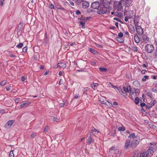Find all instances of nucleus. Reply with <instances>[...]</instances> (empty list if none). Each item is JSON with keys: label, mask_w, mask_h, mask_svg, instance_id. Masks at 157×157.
Returning <instances> with one entry per match:
<instances>
[{"label": "nucleus", "mask_w": 157, "mask_h": 157, "mask_svg": "<svg viewBox=\"0 0 157 157\" xmlns=\"http://www.w3.org/2000/svg\"><path fill=\"white\" fill-rule=\"evenodd\" d=\"M146 51L148 53L152 52L154 50V48L153 45L151 44H147L145 47Z\"/></svg>", "instance_id": "nucleus-1"}, {"label": "nucleus", "mask_w": 157, "mask_h": 157, "mask_svg": "<svg viewBox=\"0 0 157 157\" xmlns=\"http://www.w3.org/2000/svg\"><path fill=\"white\" fill-rule=\"evenodd\" d=\"M98 9L97 13L99 14H103L107 12V9L103 6H100Z\"/></svg>", "instance_id": "nucleus-2"}, {"label": "nucleus", "mask_w": 157, "mask_h": 157, "mask_svg": "<svg viewBox=\"0 0 157 157\" xmlns=\"http://www.w3.org/2000/svg\"><path fill=\"white\" fill-rule=\"evenodd\" d=\"M141 37V41L142 42L146 43L148 41L149 38L147 35L145 34L142 35Z\"/></svg>", "instance_id": "nucleus-3"}, {"label": "nucleus", "mask_w": 157, "mask_h": 157, "mask_svg": "<svg viewBox=\"0 0 157 157\" xmlns=\"http://www.w3.org/2000/svg\"><path fill=\"white\" fill-rule=\"evenodd\" d=\"M136 28V32L138 35H141L143 34V29L140 26H137Z\"/></svg>", "instance_id": "nucleus-4"}, {"label": "nucleus", "mask_w": 157, "mask_h": 157, "mask_svg": "<svg viewBox=\"0 0 157 157\" xmlns=\"http://www.w3.org/2000/svg\"><path fill=\"white\" fill-rule=\"evenodd\" d=\"M156 103L155 100H154L150 103H147L146 106V109H150L153 107Z\"/></svg>", "instance_id": "nucleus-5"}, {"label": "nucleus", "mask_w": 157, "mask_h": 157, "mask_svg": "<svg viewBox=\"0 0 157 157\" xmlns=\"http://www.w3.org/2000/svg\"><path fill=\"white\" fill-rule=\"evenodd\" d=\"M99 3L98 2H93L91 5V7L94 9H98L99 7Z\"/></svg>", "instance_id": "nucleus-6"}, {"label": "nucleus", "mask_w": 157, "mask_h": 157, "mask_svg": "<svg viewBox=\"0 0 157 157\" xmlns=\"http://www.w3.org/2000/svg\"><path fill=\"white\" fill-rule=\"evenodd\" d=\"M132 145V143L130 140H126L125 144V148L127 149L131 147Z\"/></svg>", "instance_id": "nucleus-7"}, {"label": "nucleus", "mask_w": 157, "mask_h": 157, "mask_svg": "<svg viewBox=\"0 0 157 157\" xmlns=\"http://www.w3.org/2000/svg\"><path fill=\"white\" fill-rule=\"evenodd\" d=\"M103 6L107 9L110 6L109 2L107 0H104L102 2Z\"/></svg>", "instance_id": "nucleus-8"}, {"label": "nucleus", "mask_w": 157, "mask_h": 157, "mask_svg": "<svg viewBox=\"0 0 157 157\" xmlns=\"http://www.w3.org/2000/svg\"><path fill=\"white\" fill-rule=\"evenodd\" d=\"M124 0H121L117 6V11H122L123 9V7L122 6V2H124Z\"/></svg>", "instance_id": "nucleus-9"}, {"label": "nucleus", "mask_w": 157, "mask_h": 157, "mask_svg": "<svg viewBox=\"0 0 157 157\" xmlns=\"http://www.w3.org/2000/svg\"><path fill=\"white\" fill-rule=\"evenodd\" d=\"M66 67V65L65 63H63L61 62L60 63H59L57 64V66L55 67H53V68H57L58 67H59L60 68H65Z\"/></svg>", "instance_id": "nucleus-10"}, {"label": "nucleus", "mask_w": 157, "mask_h": 157, "mask_svg": "<svg viewBox=\"0 0 157 157\" xmlns=\"http://www.w3.org/2000/svg\"><path fill=\"white\" fill-rule=\"evenodd\" d=\"M89 6V3L86 1H84L82 3V8L84 9H87Z\"/></svg>", "instance_id": "nucleus-11"}, {"label": "nucleus", "mask_w": 157, "mask_h": 157, "mask_svg": "<svg viewBox=\"0 0 157 157\" xmlns=\"http://www.w3.org/2000/svg\"><path fill=\"white\" fill-rule=\"evenodd\" d=\"M134 86L136 87H140V84L138 80H135L132 83Z\"/></svg>", "instance_id": "nucleus-12"}, {"label": "nucleus", "mask_w": 157, "mask_h": 157, "mask_svg": "<svg viewBox=\"0 0 157 157\" xmlns=\"http://www.w3.org/2000/svg\"><path fill=\"white\" fill-rule=\"evenodd\" d=\"M123 90L126 93H131V89L130 86L127 87V88L125 86H123Z\"/></svg>", "instance_id": "nucleus-13"}, {"label": "nucleus", "mask_w": 157, "mask_h": 157, "mask_svg": "<svg viewBox=\"0 0 157 157\" xmlns=\"http://www.w3.org/2000/svg\"><path fill=\"white\" fill-rule=\"evenodd\" d=\"M134 39L136 43H138L140 42V39L137 34H136L135 35Z\"/></svg>", "instance_id": "nucleus-14"}, {"label": "nucleus", "mask_w": 157, "mask_h": 157, "mask_svg": "<svg viewBox=\"0 0 157 157\" xmlns=\"http://www.w3.org/2000/svg\"><path fill=\"white\" fill-rule=\"evenodd\" d=\"M156 148V146L155 144H150V145L149 146V150H151L153 151Z\"/></svg>", "instance_id": "nucleus-15"}, {"label": "nucleus", "mask_w": 157, "mask_h": 157, "mask_svg": "<svg viewBox=\"0 0 157 157\" xmlns=\"http://www.w3.org/2000/svg\"><path fill=\"white\" fill-rule=\"evenodd\" d=\"M23 103L20 105L21 107H23L25 106H27L30 104L31 102L29 101H24Z\"/></svg>", "instance_id": "nucleus-16"}, {"label": "nucleus", "mask_w": 157, "mask_h": 157, "mask_svg": "<svg viewBox=\"0 0 157 157\" xmlns=\"http://www.w3.org/2000/svg\"><path fill=\"white\" fill-rule=\"evenodd\" d=\"M98 85V83H93V84H91V86L94 90H95L97 89Z\"/></svg>", "instance_id": "nucleus-17"}, {"label": "nucleus", "mask_w": 157, "mask_h": 157, "mask_svg": "<svg viewBox=\"0 0 157 157\" xmlns=\"http://www.w3.org/2000/svg\"><path fill=\"white\" fill-rule=\"evenodd\" d=\"M94 140L93 139L92 137H91V135H90V136L88 137L87 139V143L89 144H91L92 142H93Z\"/></svg>", "instance_id": "nucleus-18"}, {"label": "nucleus", "mask_w": 157, "mask_h": 157, "mask_svg": "<svg viewBox=\"0 0 157 157\" xmlns=\"http://www.w3.org/2000/svg\"><path fill=\"white\" fill-rule=\"evenodd\" d=\"M148 155L147 151H145L140 154V157H147Z\"/></svg>", "instance_id": "nucleus-19"}, {"label": "nucleus", "mask_w": 157, "mask_h": 157, "mask_svg": "<svg viewBox=\"0 0 157 157\" xmlns=\"http://www.w3.org/2000/svg\"><path fill=\"white\" fill-rule=\"evenodd\" d=\"M114 15L115 16H117L120 18H121L123 16V13L121 12H116Z\"/></svg>", "instance_id": "nucleus-20"}, {"label": "nucleus", "mask_w": 157, "mask_h": 157, "mask_svg": "<svg viewBox=\"0 0 157 157\" xmlns=\"http://www.w3.org/2000/svg\"><path fill=\"white\" fill-rule=\"evenodd\" d=\"M97 132V133H99V132L98 131V130L96 129V128H94L93 129H92L91 131V132L90 134V135H91V134H96V133H94V132Z\"/></svg>", "instance_id": "nucleus-21"}, {"label": "nucleus", "mask_w": 157, "mask_h": 157, "mask_svg": "<svg viewBox=\"0 0 157 157\" xmlns=\"http://www.w3.org/2000/svg\"><path fill=\"white\" fill-rule=\"evenodd\" d=\"M116 38L117 41L120 43H123L124 42V40L123 38H120L119 37H116Z\"/></svg>", "instance_id": "nucleus-22"}, {"label": "nucleus", "mask_w": 157, "mask_h": 157, "mask_svg": "<svg viewBox=\"0 0 157 157\" xmlns=\"http://www.w3.org/2000/svg\"><path fill=\"white\" fill-rule=\"evenodd\" d=\"M89 51L90 52L94 54H97L98 53L97 51L92 48H89Z\"/></svg>", "instance_id": "nucleus-23"}, {"label": "nucleus", "mask_w": 157, "mask_h": 157, "mask_svg": "<svg viewBox=\"0 0 157 157\" xmlns=\"http://www.w3.org/2000/svg\"><path fill=\"white\" fill-rule=\"evenodd\" d=\"M131 0H126L125 1V5L126 7H128L130 6L131 4Z\"/></svg>", "instance_id": "nucleus-24"}, {"label": "nucleus", "mask_w": 157, "mask_h": 157, "mask_svg": "<svg viewBox=\"0 0 157 157\" xmlns=\"http://www.w3.org/2000/svg\"><path fill=\"white\" fill-rule=\"evenodd\" d=\"M14 122V121L13 120H10L7 122L6 124L8 126H11L12 125Z\"/></svg>", "instance_id": "nucleus-25"}, {"label": "nucleus", "mask_w": 157, "mask_h": 157, "mask_svg": "<svg viewBox=\"0 0 157 157\" xmlns=\"http://www.w3.org/2000/svg\"><path fill=\"white\" fill-rule=\"evenodd\" d=\"M131 99H133L136 97V95L135 93H134V92H132L131 94Z\"/></svg>", "instance_id": "nucleus-26"}, {"label": "nucleus", "mask_w": 157, "mask_h": 157, "mask_svg": "<svg viewBox=\"0 0 157 157\" xmlns=\"http://www.w3.org/2000/svg\"><path fill=\"white\" fill-rule=\"evenodd\" d=\"M85 21H81L80 23V25H81V27L82 29H84L85 28Z\"/></svg>", "instance_id": "nucleus-27"}, {"label": "nucleus", "mask_w": 157, "mask_h": 157, "mask_svg": "<svg viewBox=\"0 0 157 157\" xmlns=\"http://www.w3.org/2000/svg\"><path fill=\"white\" fill-rule=\"evenodd\" d=\"M38 133L33 132L32 134L31 135L30 137L32 138H34L38 134H37Z\"/></svg>", "instance_id": "nucleus-28"}, {"label": "nucleus", "mask_w": 157, "mask_h": 157, "mask_svg": "<svg viewBox=\"0 0 157 157\" xmlns=\"http://www.w3.org/2000/svg\"><path fill=\"white\" fill-rule=\"evenodd\" d=\"M99 70L101 72H106L107 71V69L104 67H100Z\"/></svg>", "instance_id": "nucleus-29"}, {"label": "nucleus", "mask_w": 157, "mask_h": 157, "mask_svg": "<svg viewBox=\"0 0 157 157\" xmlns=\"http://www.w3.org/2000/svg\"><path fill=\"white\" fill-rule=\"evenodd\" d=\"M81 20L82 21H85V23L86 22V21L88 19V17H82L80 18Z\"/></svg>", "instance_id": "nucleus-30"}, {"label": "nucleus", "mask_w": 157, "mask_h": 157, "mask_svg": "<svg viewBox=\"0 0 157 157\" xmlns=\"http://www.w3.org/2000/svg\"><path fill=\"white\" fill-rule=\"evenodd\" d=\"M115 88H116L117 91H118L120 94L122 93V91L121 88H118V86L115 87Z\"/></svg>", "instance_id": "nucleus-31"}, {"label": "nucleus", "mask_w": 157, "mask_h": 157, "mask_svg": "<svg viewBox=\"0 0 157 157\" xmlns=\"http://www.w3.org/2000/svg\"><path fill=\"white\" fill-rule=\"evenodd\" d=\"M149 126H150V128H152L154 129H157V127L154 125V124H149Z\"/></svg>", "instance_id": "nucleus-32"}, {"label": "nucleus", "mask_w": 157, "mask_h": 157, "mask_svg": "<svg viewBox=\"0 0 157 157\" xmlns=\"http://www.w3.org/2000/svg\"><path fill=\"white\" fill-rule=\"evenodd\" d=\"M125 130V128L124 126L119 127L118 128V130L119 131H123Z\"/></svg>", "instance_id": "nucleus-33"}, {"label": "nucleus", "mask_w": 157, "mask_h": 157, "mask_svg": "<svg viewBox=\"0 0 157 157\" xmlns=\"http://www.w3.org/2000/svg\"><path fill=\"white\" fill-rule=\"evenodd\" d=\"M135 136H136L135 134L134 133H133L131 134L128 137L130 138H134L135 137Z\"/></svg>", "instance_id": "nucleus-34"}, {"label": "nucleus", "mask_w": 157, "mask_h": 157, "mask_svg": "<svg viewBox=\"0 0 157 157\" xmlns=\"http://www.w3.org/2000/svg\"><path fill=\"white\" fill-rule=\"evenodd\" d=\"M151 90L154 92H157V87L156 86L153 87L151 89Z\"/></svg>", "instance_id": "nucleus-35"}, {"label": "nucleus", "mask_w": 157, "mask_h": 157, "mask_svg": "<svg viewBox=\"0 0 157 157\" xmlns=\"http://www.w3.org/2000/svg\"><path fill=\"white\" fill-rule=\"evenodd\" d=\"M13 150H12L10 151L9 153L10 157H14V154L13 153Z\"/></svg>", "instance_id": "nucleus-36"}, {"label": "nucleus", "mask_w": 157, "mask_h": 157, "mask_svg": "<svg viewBox=\"0 0 157 157\" xmlns=\"http://www.w3.org/2000/svg\"><path fill=\"white\" fill-rule=\"evenodd\" d=\"M149 78V76L147 75H145L144 76V78H143L142 79V80L143 82H145L146 81L147 79Z\"/></svg>", "instance_id": "nucleus-37"}, {"label": "nucleus", "mask_w": 157, "mask_h": 157, "mask_svg": "<svg viewBox=\"0 0 157 157\" xmlns=\"http://www.w3.org/2000/svg\"><path fill=\"white\" fill-rule=\"evenodd\" d=\"M23 44L22 43H20L19 44L16 45V47L18 48H22L23 46Z\"/></svg>", "instance_id": "nucleus-38"}, {"label": "nucleus", "mask_w": 157, "mask_h": 157, "mask_svg": "<svg viewBox=\"0 0 157 157\" xmlns=\"http://www.w3.org/2000/svg\"><path fill=\"white\" fill-rule=\"evenodd\" d=\"M132 51L136 52L137 50V47L136 46H132Z\"/></svg>", "instance_id": "nucleus-39"}, {"label": "nucleus", "mask_w": 157, "mask_h": 157, "mask_svg": "<svg viewBox=\"0 0 157 157\" xmlns=\"http://www.w3.org/2000/svg\"><path fill=\"white\" fill-rule=\"evenodd\" d=\"M134 102L136 105H137L139 103V98L138 97H136L135 98Z\"/></svg>", "instance_id": "nucleus-40"}, {"label": "nucleus", "mask_w": 157, "mask_h": 157, "mask_svg": "<svg viewBox=\"0 0 157 157\" xmlns=\"http://www.w3.org/2000/svg\"><path fill=\"white\" fill-rule=\"evenodd\" d=\"M6 83V81L5 80H4L1 82L0 84L2 86H4Z\"/></svg>", "instance_id": "nucleus-41"}, {"label": "nucleus", "mask_w": 157, "mask_h": 157, "mask_svg": "<svg viewBox=\"0 0 157 157\" xmlns=\"http://www.w3.org/2000/svg\"><path fill=\"white\" fill-rule=\"evenodd\" d=\"M123 36V33L121 32L118 33V36L117 37H119L120 38H122Z\"/></svg>", "instance_id": "nucleus-42"}, {"label": "nucleus", "mask_w": 157, "mask_h": 157, "mask_svg": "<svg viewBox=\"0 0 157 157\" xmlns=\"http://www.w3.org/2000/svg\"><path fill=\"white\" fill-rule=\"evenodd\" d=\"M134 25H135V26L136 28L137 26H140L139 25H138V22H137V21H136L135 20H134Z\"/></svg>", "instance_id": "nucleus-43"}, {"label": "nucleus", "mask_w": 157, "mask_h": 157, "mask_svg": "<svg viewBox=\"0 0 157 157\" xmlns=\"http://www.w3.org/2000/svg\"><path fill=\"white\" fill-rule=\"evenodd\" d=\"M53 120L54 121L56 122H58L59 121V120L58 118L56 117H53Z\"/></svg>", "instance_id": "nucleus-44"}, {"label": "nucleus", "mask_w": 157, "mask_h": 157, "mask_svg": "<svg viewBox=\"0 0 157 157\" xmlns=\"http://www.w3.org/2000/svg\"><path fill=\"white\" fill-rule=\"evenodd\" d=\"M21 101L20 98H17L15 100V101L16 103H17Z\"/></svg>", "instance_id": "nucleus-45"}, {"label": "nucleus", "mask_w": 157, "mask_h": 157, "mask_svg": "<svg viewBox=\"0 0 157 157\" xmlns=\"http://www.w3.org/2000/svg\"><path fill=\"white\" fill-rule=\"evenodd\" d=\"M11 86L10 85H9L8 86H6V88L7 91H9L10 89Z\"/></svg>", "instance_id": "nucleus-46"}, {"label": "nucleus", "mask_w": 157, "mask_h": 157, "mask_svg": "<svg viewBox=\"0 0 157 157\" xmlns=\"http://www.w3.org/2000/svg\"><path fill=\"white\" fill-rule=\"evenodd\" d=\"M27 47H24L22 49V51L24 52H27Z\"/></svg>", "instance_id": "nucleus-47"}, {"label": "nucleus", "mask_w": 157, "mask_h": 157, "mask_svg": "<svg viewBox=\"0 0 157 157\" xmlns=\"http://www.w3.org/2000/svg\"><path fill=\"white\" fill-rule=\"evenodd\" d=\"M134 93H136V94H138L140 92V90L138 89H135V90Z\"/></svg>", "instance_id": "nucleus-48"}, {"label": "nucleus", "mask_w": 157, "mask_h": 157, "mask_svg": "<svg viewBox=\"0 0 157 157\" xmlns=\"http://www.w3.org/2000/svg\"><path fill=\"white\" fill-rule=\"evenodd\" d=\"M130 29L132 31H135L134 28V26L132 25H131V26H130Z\"/></svg>", "instance_id": "nucleus-49"}, {"label": "nucleus", "mask_w": 157, "mask_h": 157, "mask_svg": "<svg viewBox=\"0 0 157 157\" xmlns=\"http://www.w3.org/2000/svg\"><path fill=\"white\" fill-rule=\"evenodd\" d=\"M49 7L50 8L52 9H54V6L51 3L50 4Z\"/></svg>", "instance_id": "nucleus-50"}, {"label": "nucleus", "mask_w": 157, "mask_h": 157, "mask_svg": "<svg viewBox=\"0 0 157 157\" xmlns=\"http://www.w3.org/2000/svg\"><path fill=\"white\" fill-rule=\"evenodd\" d=\"M84 0H76V2L78 3H80L82 2H83Z\"/></svg>", "instance_id": "nucleus-51"}, {"label": "nucleus", "mask_w": 157, "mask_h": 157, "mask_svg": "<svg viewBox=\"0 0 157 157\" xmlns=\"http://www.w3.org/2000/svg\"><path fill=\"white\" fill-rule=\"evenodd\" d=\"M79 94L78 93H77L74 96V98H78L79 97Z\"/></svg>", "instance_id": "nucleus-52"}, {"label": "nucleus", "mask_w": 157, "mask_h": 157, "mask_svg": "<svg viewBox=\"0 0 157 157\" xmlns=\"http://www.w3.org/2000/svg\"><path fill=\"white\" fill-rule=\"evenodd\" d=\"M110 135L112 136H115L116 135V132L115 131H113V132H111L110 133Z\"/></svg>", "instance_id": "nucleus-53"}, {"label": "nucleus", "mask_w": 157, "mask_h": 157, "mask_svg": "<svg viewBox=\"0 0 157 157\" xmlns=\"http://www.w3.org/2000/svg\"><path fill=\"white\" fill-rule=\"evenodd\" d=\"M154 58L155 59L157 57V52H155L153 54Z\"/></svg>", "instance_id": "nucleus-54"}, {"label": "nucleus", "mask_w": 157, "mask_h": 157, "mask_svg": "<svg viewBox=\"0 0 157 157\" xmlns=\"http://www.w3.org/2000/svg\"><path fill=\"white\" fill-rule=\"evenodd\" d=\"M48 126H46L45 128H44V132H47V131L48 130Z\"/></svg>", "instance_id": "nucleus-55"}, {"label": "nucleus", "mask_w": 157, "mask_h": 157, "mask_svg": "<svg viewBox=\"0 0 157 157\" xmlns=\"http://www.w3.org/2000/svg\"><path fill=\"white\" fill-rule=\"evenodd\" d=\"M63 81L62 79H60L59 82V85H61L63 84Z\"/></svg>", "instance_id": "nucleus-56"}, {"label": "nucleus", "mask_w": 157, "mask_h": 157, "mask_svg": "<svg viewBox=\"0 0 157 157\" xmlns=\"http://www.w3.org/2000/svg\"><path fill=\"white\" fill-rule=\"evenodd\" d=\"M115 149V148L114 147H111L110 148L109 151H110V152H112V151L113 150H114Z\"/></svg>", "instance_id": "nucleus-57"}, {"label": "nucleus", "mask_w": 157, "mask_h": 157, "mask_svg": "<svg viewBox=\"0 0 157 157\" xmlns=\"http://www.w3.org/2000/svg\"><path fill=\"white\" fill-rule=\"evenodd\" d=\"M69 3L72 6H73L75 5L74 2L72 1H70Z\"/></svg>", "instance_id": "nucleus-58"}, {"label": "nucleus", "mask_w": 157, "mask_h": 157, "mask_svg": "<svg viewBox=\"0 0 157 157\" xmlns=\"http://www.w3.org/2000/svg\"><path fill=\"white\" fill-rule=\"evenodd\" d=\"M76 14L77 15H79L81 14V13L79 10H78L76 11Z\"/></svg>", "instance_id": "nucleus-59"}, {"label": "nucleus", "mask_w": 157, "mask_h": 157, "mask_svg": "<svg viewBox=\"0 0 157 157\" xmlns=\"http://www.w3.org/2000/svg\"><path fill=\"white\" fill-rule=\"evenodd\" d=\"M140 105L141 107H143L146 105V104L145 103H140Z\"/></svg>", "instance_id": "nucleus-60"}, {"label": "nucleus", "mask_w": 157, "mask_h": 157, "mask_svg": "<svg viewBox=\"0 0 157 157\" xmlns=\"http://www.w3.org/2000/svg\"><path fill=\"white\" fill-rule=\"evenodd\" d=\"M91 64L93 66L96 65V63L94 61H92L91 62Z\"/></svg>", "instance_id": "nucleus-61"}, {"label": "nucleus", "mask_w": 157, "mask_h": 157, "mask_svg": "<svg viewBox=\"0 0 157 157\" xmlns=\"http://www.w3.org/2000/svg\"><path fill=\"white\" fill-rule=\"evenodd\" d=\"M152 78L154 79H157V75H156L152 76Z\"/></svg>", "instance_id": "nucleus-62"}, {"label": "nucleus", "mask_w": 157, "mask_h": 157, "mask_svg": "<svg viewBox=\"0 0 157 157\" xmlns=\"http://www.w3.org/2000/svg\"><path fill=\"white\" fill-rule=\"evenodd\" d=\"M128 17L127 16H126L125 17L124 20L125 21L127 22L128 21Z\"/></svg>", "instance_id": "nucleus-63"}, {"label": "nucleus", "mask_w": 157, "mask_h": 157, "mask_svg": "<svg viewBox=\"0 0 157 157\" xmlns=\"http://www.w3.org/2000/svg\"><path fill=\"white\" fill-rule=\"evenodd\" d=\"M146 70H142L141 71V73L142 74H144L145 73Z\"/></svg>", "instance_id": "nucleus-64"}]
</instances>
